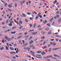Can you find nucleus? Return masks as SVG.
I'll return each instance as SVG.
<instances>
[{"instance_id": "1", "label": "nucleus", "mask_w": 61, "mask_h": 61, "mask_svg": "<svg viewBox=\"0 0 61 61\" xmlns=\"http://www.w3.org/2000/svg\"><path fill=\"white\" fill-rule=\"evenodd\" d=\"M61 49V47H59L55 49H53V50H58L59 49Z\"/></svg>"}, {"instance_id": "2", "label": "nucleus", "mask_w": 61, "mask_h": 61, "mask_svg": "<svg viewBox=\"0 0 61 61\" xmlns=\"http://www.w3.org/2000/svg\"><path fill=\"white\" fill-rule=\"evenodd\" d=\"M32 55L34 56H35L36 58H40V59H41L42 58V57H37L35 55H34V54H32Z\"/></svg>"}, {"instance_id": "3", "label": "nucleus", "mask_w": 61, "mask_h": 61, "mask_svg": "<svg viewBox=\"0 0 61 61\" xmlns=\"http://www.w3.org/2000/svg\"><path fill=\"white\" fill-rule=\"evenodd\" d=\"M25 3V0H23V1L22 2V1L20 2V4H24V3Z\"/></svg>"}, {"instance_id": "4", "label": "nucleus", "mask_w": 61, "mask_h": 61, "mask_svg": "<svg viewBox=\"0 0 61 61\" xmlns=\"http://www.w3.org/2000/svg\"><path fill=\"white\" fill-rule=\"evenodd\" d=\"M41 54L42 55H45L46 54V53L45 52H42L41 53Z\"/></svg>"}, {"instance_id": "5", "label": "nucleus", "mask_w": 61, "mask_h": 61, "mask_svg": "<svg viewBox=\"0 0 61 61\" xmlns=\"http://www.w3.org/2000/svg\"><path fill=\"white\" fill-rule=\"evenodd\" d=\"M37 34V32H36L35 33V32H33L32 33V35H36Z\"/></svg>"}, {"instance_id": "6", "label": "nucleus", "mask_w": 61, "mask_h": 61, "mask_svg": "<svg viewBox=\"0 0 61 61\" xmlns=\"http://www.w3.org/2000/svg\"><path fill=\"white\" fill-rule=\"evenodd\" d=\"M30 52L32 54H33V55H35V52H33V51H30Z\"/></svg>"}, {"instance_id": "7", "label": "nucleus", "mask_w": 61, "mask_h": 61, "mask_svg": "<svg viewBox=\"0 0 61 61\" xmlns=\"http://www.w3.org/2000/svg\"><path fill=\"white\" fill-rule=\"evenodd\" d=\"M11 29H8V30H6L5 31V33H6L7 32H9L10 31H11Z\"/></svg>"}, {"instance_id": "8", "label": "nucleus", "mask_w": 61, "mask_h": 61, "mask_svg": "<svg viewBox=\"0 0 61 61\" xmlns=\"http://www.w3.org/2000/svg\"><path fill=\"white\" fill-rule=\"evenodd\" d=\"M51 32V30H50L48 32V34L49 35H51V34H52V33L51 32Z\"/></svg>"}, {"instance_id": "9", "label": "nucleus", "mask_w": 61, "mask_h": 61, "mask_svg": "<svg viewBox=\"0 0 61 61\" xmlns=\"http://www.w3.org/2000/svg\"><path fill=\"white\" fill-rule=\"evenodd\" d=\"M46 23H47V20H45L43 21V23H44V24H46Z\"/></svg>"}, {"instance_id": "10", "label": "nucleus", "mask_w": 61, "mask_h": 61, "mask_svg": "<svg viewBox=\"0 0 61 61\" xmlns=\"http://www.w3.org/2000/svg\"><path fill=\"white\" fill-rule=\"evenodd\" d=\"M60 13V11L59 10H58L56 12V14H59Z\"/></svg>"}, {"instance_id": "11", "label": "nucleus", "mask_w": 61, "mask_h": 61, "mask_svg": "<svg viewBox=\"0 0 61 61\" xmlns=\"http://www.w3.org/2000/svg\"><path fill=\"white\" fill-rule=\"evenodd\" d=\"M54 56H56V57H59V58H60V56H58L57 55L54 54Z\"/></svg>"}, {"instance_id": "12", "label": "nucleus", "mask_w": 61, "mask_h": 61, "mask_svg": "<svg viewBox=\"0 0 61 61\" xmlns=\"http://www.w3.org/2000/svg\"><path fill=\"white\" fill-rule=\"evenodd\" d=\"M42 48L43 49H46V48H47V46H44Z\"/></svg>"}, {"instance_id": "13", "label": "nucleus", "mask_w": 61, "mask_h": 61, "mask_svg": "<svg viewBox=\"0 0 61 61\" xmlns=\"http://www.w3.org/2000/svg\"><path fill=\"white\" fill-rule=\"evenodd\" d=\"M36 23H35L34 24V26L33 27V28H35L36 27Z\"/></svg>"}, {"instance_id": "14", "label": "nucleus", "mask_w": 61, "mask_h": 61, "mask_svg": "<svg viewBox=\"0 0 61 61\" xmlns=\"http://www.w3.org/2000/svg\"><path fill=\"white\" fill-rule=\"evenodd\" d=\"M58 23H60V22H61V20H60V19H59L58 20Z\"/></svg>"}, {"instance_id": "15", "label": "nucleus", "mask_w": 61, "mask_h": 61, "mask_svg": "<svg viewBox=\"0 0 61 61\" xmlns=\"http://www.w3.org/2000/svg\"><path fill=\"white\" fill-rule=\"evenodd\" d=\"M33 41H30L29 43H30V44H32L33 43Z\"/></svg>"}, {"instance_id": "16", "label": "nucleus", "mask_w": 61, "mask_h": 61, "mask_svg": "<svg viewBox=\"0 0 61 61\" xmlns=\"http://www.w3.org/2000/svg\"><path fill=\"white\" fill-rule=\"evenodd\" d=\"M22 15L23 16H24V17H26V15H25V14L24 13H22Z\"/></svg>"}, {"instance_id": "17", "label": "nucleus", "mask_w": 61, "mask_h": 61, "mask_svg": "<svg viewBox=\"0 0 61 61\" xmlns=\"http://www.w3.org/2000/svg\"><path fill=\"white\" fill-rule=\"evenodd\" d=\"M22 37V35H21L19 37H18V38H17L18 39H19L20 38H21V37Z\"/></svg>"}, {"instance_id": "18", "label": "nucleus", "mask_w": 61, "mask_h": 61, "mask_svg": "<svg viewBox=\"0 0 61 61\" xmlns=\"http://www.w3.org/2000/svg\"><path fill=\"white\" fill-rule=\"evenodd\" d=\"M7 40L8 41H10L11 40V39L10 38H8Z\"/></svg>"}, {"instance_id": "19", "label": "nucleus", "mask_w": 61, "mask_h": 61, "mask_svg": "<svg viewBox=\"0 0 61 61\" xmlns=\"http://www.w3.org/2000/svg\"><path fill=\"white\" fill-rule=\"evenodd\" d=\"M11 33L12 34H15V31H14V32H12V31H11Z\"/></svg>"}, {"instance_id": "20", "label": "nucleus", "mask_w": 61, "mask_h": 61, "mask_svg": "<svg viewBox=\"0 0 61 61\" xmlns=\"http://www.w3.org/2000/svg\"><path fill=\"white\" fill-rule=\"evenodd\" d=\"M9 25L10 26H12V24L11 23H10L9 24Z\"/></svg>"}, {"instance_id": "21", "label": "nucleus", "mask_w": 61, "mask_h": 61, "mask_svg": "<svg viewBox=\"0 0 61 61\" xmlns=\"http://www.w3.org/2000/svg\"><path fill=\"white\" fill-rule=\"evenodd\" d=\"M4 48L3 47H2L1 48H0V50H3L4 49Z\"/></svg>"}, {"instance_id": "22", "label": "nucleus", "mask_w": 61, "mask_h": 61, "mask_svg": "<svg viewBox=\"0 0 61 61\" xmlns=\"http://www.w3.org/2000/svg\"><path fill=\"white\" fill-rule=\"evenodd\" d=\"M10 48L11 49V50H14V49L13 48H12L11 47H10Z\"/></svg>"}, {"instance_id": "23", "label": "nucleus", "mask_w": 61, "mask_h": 61, "mask_svg": "<svg viewBox=\"0 0 61 61\" xmlns=\"http://www.w3.org/2000/svg\"><path fill=\"white\" fill-rule=\"evenodd\" d=\"M53 20V18H52L50 20V22H52V21Z\"/></svg>"}, {"instance_id": "24", "label": "nucleus", "mask_w": 61, "mask_h": 61, "mask_svg": "<svg viewBox=\"0 0 61 61\" xmlns=\"http://www.w3.org/2000/svg\"><path fill=\"white\" fill-rule=\"evenodd\" d=\"M4 37H5V38H6V39H7L8 38V37H7V36H4Z\"/></svg>"}, {"instance_id": "25", "label": "nucleus", "mask_w": 61, "mask_h": 61, "mask_svg": "<svg viewBox=\"0 0 61 61\" xmlns=\"http://www.w3.org/2000/svg\"><path fill=\"white\" fill-rule=\"evenodd\" d=\"M51 48H50L49 49V52H51Z\"/></svg>"}, {"instance_id": "26", "label": "nucleus", "mask_w": 61, "mask_h": 61, "mask_svg": "<svg viewBox=\"0 0 61 61\" xmlns=\"http://www.w3.org/2000/svg\"><path fill=\"white\" fill-rule=\"evenodd\" d=\"M46 43V41H44L43 42V45H44Z\"/></svg>"}, {"instance_id": "27", "label": "nucleus", "mask_w": 61, "mask_h": 61, "mask_svg": "<svg viewBox=\"0 0 61 61\" xmlns=\"http://www.w3.org/2000/svg\"><path fill=\"white\" fill-rule=\"evenodd\" d=\"M41 39H45V37L44 36H43L42 37H41Z\"/></svg>"}, {"instance_id": "28", "label": "nucleus", "mask_w": 61, "mask_h": 61, "mask_svg": "<svg viewBox=\"0 0 61 61\" xmlns=\"http://www.w3.org/2000/svg\"><path fill=\"white\" fill-rule=\"evenodd\" d=\"M27 44H28V43H26L25 44H24V46H27Z\"/></svg>"}, {"instance_id": "29", "label": "nucleus", "mask_w": 61, "mask_h": 61, "mask_svg": "<svg viewBox=\"0 0 61 61\" xmlns=\"http://www.w3.org/2000/svg\"><path fill=\"white\" fill-rule=\"evenodd\" d=\"M37 17H40V15H39V13H38V15H37Z\"/></svg>"}, {"instance_id": "30", "label": "nucleus", "mask_w": 61, "mask_h": 61, "mask_svg": "<svg viewBox=\"0 0 61 61\" xmlns=\"http://www.w3.org/2000/svg\"><path fill=\"white\" fill-rule=\"evenodd\" d=\"M32 36H30V38H29V40H30L31 39H32Z\"/></svg>"}, {"instance_id": "31", "label": "nucleus", "mask_w": 61, "mask_h": 61, "mask_svg": "<svg viewBox=\"0 0 61 61\" xmlns=\"http://www.w3.org/2000/svg\"><path fill=\"white\" fill-rule=\"evenodd\" d=\"M15 6L16 7H17V4H16V3H15Z\"/></svg>"}, {"instance_id": "32", "label": "nucleus", "mask_w": 61, "mask_h": 61, "mask_svg": "<svg viewBox=\"0 0 61 61\" xmlns=\"http://www.w3.org/2000/svg\"><path fill=\"white\" fill-rule=\"evenodd\" d=\"M6 50H8V47L7 46H6Z\"/></svg>"}, {"instance_id": "33", "label": "nucleus", "mask_w": 61, "mask_h": 61, "mask_svg": "<svg viewBox=\"0 0 61 61\" xmlns=\"http://www.w3.org/2000/svg\"><path fill=\"white\" fill-rule=\"evenodd\" d=\"M14 38V37H12L11 38H10V39L11 40H13V39Z\"/></svg>"}, {"instance_id": "34", "label": "nucleus", "mask_w": 61, "mask_h": 61, "mask_svg": "<svg viewBox=\"0 0 61 61\" xmlns=\"http://www.w3.org/2000/svg\"><path fill=\"white\" fill-rule=\"evenodd\" d=\"M12 58H14V59H15V58H16L15 57V56H12Z\"/></svg>"}, {"instance_id": "35", "label": "nucleus", "mask_w": 61, "mask_h": 61, "mask_svg": "<svg viewBox=\"0 0 61 61\" xmlns=\"http://www.w3.org/2000/svg\"><path fill=\"white\" fill-rule=\"evenodd\" d=\"M1 2L3 3V4H5V1H4L2 0H1Z\"/></svg>"}, {"instance_id": "36", "label": "nucleus", "mask_w": 61, "mask_h": 61, "mask_svg": "<svg viewBox=\"0 0 61 61\" xmlns=\"http://www.w3.org/2000/svg\"><path fill=\"white\" fill-rule=\"evenodd\" d=\"M27 49H28V50H30V48L29 47H28L27 48Z\"/></svg>"}, {"instance_id": "37", "label": "nucleus", "mask_w": 61, "mask_h": 61, "mask_svg": "<svg viewBox=\"0 0 61 61\" xmlns=\"http://www.w3.org/2000/svg\"><path fill=\"white\" fill-rule=\"evenodd\" d=\"M56 16L57 18H58V17H59V16L58 15H56Z\"/></svg>"}, {"instance_id": "38", "label": "nucleus", "mask_w": 61, "mask_h": 61, "mask_svg": "<svg viewBox=\"0 0 61 61\" xmlns=\"http://www.w3.org/2000/svg\"><path fill=\"white\" fill-rule=\"evenodd\" d=\"M38 18L37 16H36L35 17V19L36 20H37V19H38Z\"/></svg>"}, {"instance_id": "39", "label": "nucleus", "mask_w": 61, "mask_h": 61, "mask_svg": "<svg viewBox=\"0 0 61 61\" xmlns=\"http://www.w3.org/2000/svg\"><path fill=\"white\" fill-rule=\"evenodd\" d=\"M10 53L11 54H13V51L10 52Z\"/></svg>"}, {"instance_id": "40", "label": "nucleus", "mask_w": 61, "mask_h": 61, "mask_svg": "<svg viewBox=\"0 0 61 61\" xmlns=\"http://www.w3.org/2000/svg\"><path fill=\"white\" fill-rule=\"evenodd\" d=\"M53 45L54 46H56V43H53Z\"/></svg>"}, {"instance_id": "41", "label": "nucleus", "mask_w": 61, "mask_h": 61, "mask_svg": "<svg viewBox=\"0 0 61 61\" xmlns=\"http://www.w3.org/2000/svg\"><path fill=\"white\" fill-rule=\"evenodd\" d=\"M15 26H14L13 27V28H12V29H15Z\"/></svg>"}, {"instance_id": "42", "label": "nucleus", "mask_w": 61, "mask_h": 61, "mask_svg": "<svg viewBox=\"0 0 61 61\" xmlns=\"http://www.w3.org/2000/svg\"><path fill=\"white\" fill-rule=\"evenodd\" d=\"M5 24V22H2V24L4 25Z\"/></svg>"}, {"instance_id": "43", "label": "nucleus", "mask_w": 61, "mask_h": 61, "mask_svg": "<svg viewBox=\"0 0 61 61\" xmlns=\"http://www.w3.org/2000/svg\"><path fill=\"white\" fill-rule=\"evenodd\" d=\"M27 14L28 15H31V13L29 12H28Z\"/></svg>"}, {"instance_id": "44", "label": "nucleus", "mask_w": 61, "mask_h": 61, "mask_svg": "<svg viewBox=\"0 0 61 61\" xmlns=\"http://www.w3.org/2000/svg\"><path fill=\"white\" fill-rule=\"evenodd\" d=\"M28 36H29V35L25 37V38H26V37H28Z\"/></svg>"}, {"instance_id": "45", "label": "nucleus", "mask_w": 61, "mask_h": 61, "mask_svg": "<svg viewBox=\"0 0 61 61\" xmlns=\"http://www.w3.org/2000/svg\"><path fill=\"white\" fill-rule=\"evenodd\" d=\"M16 23H17V25H18V21H16Z\"/></svg>"}, {"instance_id": "46", "label": "nucleus", "mask_w": 61, "mask_h": 61, "mask_svg": "<svg viewBox=\"0 0 61 61\" xmlns=\"http://www.w3.org/2000/svg\"><path fill=\"white\" fill-rule=\"evenodd\" d=\"M40 17L41 18H42V16L41 15H40Z\"/></svg>"}, {"instance_id": "47", "label": "nucleus", "mask_w": 61, "mask_h": 61, "mask_svg": "<svg viewBox=\"0 0 61 61\" xmlns=\"http://www.w3.org/2000/svg\"><path fill=\"white\" fill-rule=\"evenodd\" d=\"M25 20L26 22H28V20H27V19H25Z\"/></svg>"}, {"instance_id": "48", "label": "nucleus", "mask_w": 61, "mask_h": 61, "mask_svg": "<svg viewBox=\"0 0 61 61\" xmlns=\"http://www.w3.org/2000/svg\"><path fill=\"white\" fill-rule=\"evenodd\" d=\"M59 40V39H56V40L57 42L58 41V40Z\"/></svg>"}, {"instance_id": "49", "label": "nucleus", "mask_w": 61, "mask_h": 61, "mask_svg": "<svg viewBox=\"0 0 61 61\" xmlns=\"http://www.w3.org/2000/svg\"><path fill=\"white\" fill-rule=\"evenodd\" d=\"M6 45L7 46H8V47H9V44H8V43H7Z\"/></svg>"}, {"instance_id": "50", "label": "nucleus", "mask_w": 61, "mask_h": 61, "mask_svg": "<svg viewBox=\"0 0 61 61\" xmlns=\"http://www.w3.org/2000/svg\"><path fill=\"white\" fill-rule=\"evenodd\" d=\"M36 56H41V55L38 54L36 55Z\"/></svg>"}, {"instance_id": "51", "label": "nucleus", "mask_w": 61, "mask_h": 61, "mask_svg": "<svg viewBox=\"0 0 61 61\" xmlns=\"http://www.w3.org/2000/svg\"><path fill=\"white\" fill-rule=\"evenodd\" d=\"M17 50L18 52H19L20 51V50H19L18 49V48H17Z\"/></svg>"}, {"instance_id": "52", "label": "nucleus", "mask_w": 61, "mask_h": 61, "mask_svg": "<svg viewBox=\"0 0 61 61\" xmlns=\"http://www.w3.org/2000/svg\"><path fill=\"white\" fill-rule=\"evenodd\" d=\"M8 7H11V6L10 5H8Z\"/></svg>"}, {"instance_id": "53", "label": "nucleus", "mask_w": 61, "mask_h": 61, "mask_svg": "<svg viewBox=\"0 0 61 61\" xmlns=\"http://www.w3.org/2000/svg\"><path fill=\"white\" fill-rule=\"evenodd\" d=\"M33 45H30V47H32L33 46Z\"/></svg>"}, {"instance_id": "54", "label": "nucleus", "mask_w": 61, "mask_h": 61, "mask_svg": "<svg viewBox=\"0 0 61 61\" xmlns=\"http://www.w3.org/2000/svg\"><path fill=\"white\" fill-rule=\"evenodd\" d=\"M27 32H26L25 33V35H27Z\"/></svg>"}, {"instance_id": "55", "label": "nucleus", "mask_w": 61, "mask_h": 61, "mask_svg": "<svg viewBox=\"0 0 61 61\" xmlns=\"http://www.w3.org/2000/svg\"><path fill=\"white\" fill-rule=\"evenodd\" d=\"M52 59H56H56H57L55 57L52 58Z\"/></svg>"}, {"instance_id": "56", "label": "nucleus", "mask_w": 61, "mask_h": 61, "mask_svg": "<svg viewBox=\"0 0 61 61\" xmlns=\"http://www.w3.org/2000/svg\"><path fill=\"white\" fill-rule=\"evenodd\" d=\"M40 27V25H39L37 27H38V28H39V27Z\"/></svg>"}, {"instance_id": "57", "label": "nucleus", "mask_w": 61, "mask_h": 61, "mask_svg": "<svg viewBox=\"0 0 61 61\" xmlns=\"http://www.w3.org/2000/svg\"><path fill=\"white\" fill-rule=\"evenodd\" d=\"M54 40V39H51V41H53Z\"/></svg>"}, {"instance_id": "58", "label": "nucleus", "mask_w": 61, "mask_h": 61, "mask_svg": "<svg viewBox=\"0 0 61 61\" xmlns=\"http://www.w3.org/2000/svg\"><path fill=\"white\" fill-rule=\"evenodd\" d=\"M38 51V53H41V51Z\"/></svg>"}, {"instance_id": "59", "label": "nucleus", "mask_w": 61, "mask_h": 61, "mask_svg": "<svg viewBox=\"0 0 61 61\" xmlns=\"http://www.w3.org/2000/svg\"><path fill=\"white\" fill-rule=\"evenodd\" d=\"M59 36L58 35H55V36H56V37H58Z\"/></svg>"}, {"instance_id": "60", "label": "nucleus", "mask_w": 61, "mask_h": 61, "mask_svg": "<svg viewBox=\"0 0 61 61\" xmlns=\"http://www.w3.org/2000/svg\"><path fill=\"white\" fill-rule=\"evenodd\" d=\"M3 14H5V11H3Z\"/></svg>"}, {"instance_id": "61", "label": "nucleus", "mask_w": 61, "mask_h": 61, "mask_svg": "<svg viewBox=\"0 0 61 61\" xmlns=\"http://www.w3.org/2000/svg\"><path fill=\"white\" fill-rule=\"evenodd\" d=\"M32 49H35V48L34 46L32 47Z\"/></svg>"}, {"instance_id": "62", "label": "nucleus", "mask_w": 61, "mask_h": 61, "mask_svg": "<svg viewBox=\"0 0 61 61\" xmlns=\"http://www.w3.org/2000/svg\"><path fill=\"white\" fill-rule=\"evenodd\" d=\"M45 32H44L43 33V35H45Z\"/></svg>"}, {"instance_id": "63", "label": "nucleus", "mask_w": 61, "mask_h": 61, "mask_svg": "<svg viewBox=\"0 0 61 61\" xmlns=\"http://www.w3.org/2000/svg\"><path fill=\"white\" fill-rule=\"evenodd\" d=\"M9 45L10 46H12V45H11V44H9Z\"/></svg>"}, {"instance_id": "64", "label": "nucleus", "mask_w": 61, "mask_h": 61, "mask_svg": "<svg viewBox=\"0 0 61 61\" xmlns=\"http://www.w3.org/2000/svg\"><path fill=\"white\" fill-rule=\"evenodd\" d=\"M30 20H32V19H33V18L30 17Z\"/></svg>"}]
</instances>
